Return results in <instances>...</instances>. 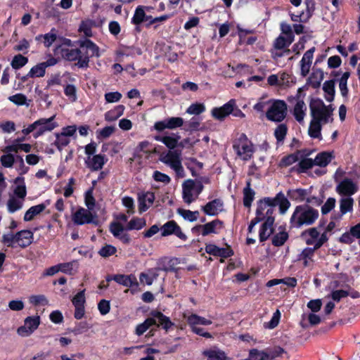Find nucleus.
Listing matches in <instances>:
<instances>
[{"instance_id": "f257e3e1", "label": "nucleus", "mask_w": 360, "mask_h": 360, "mask_svg": "<svg viewBox=\"0 0 360 360\" xmlns=\"http://www.w3.org/2000/svg\"><path fill=\"white\" fill-rule=\"evenodd\" d=\"M309 109L311 120L309 124L308 134L311 138L322 139V124L333 121V112L334 108L332 105H326L323 101L319 98L311 99L309 103Z\"/></svg>"}, {"instance_id": "f03ea898", "label": "nucleus", "mask_w": 360, "mask_h": 360, "mask_svg": "<svg viewBox=\"0 0 360 360\" xmlns=\"http://www.w3.org/2000/svg\"><path fill=\"white\" fill-rule=\"evenodd\" d=\"M276 206H278L281 214H285L290 207V201L283 192H279L274 198L266 197L259 200L255 218L259 222L269 221L271 219L274 221V212Z\"/></svg>"}, {"instance_id": "7ed1b4c3", "label": "nucleus", "mask_w": 360, "mask_h": 360, "mask_svg": "<svg viewBox=\"0 0 360 360\" xmlns=\"http://www.w3.org/2000/svg\"><path fill=\"white\" fill-rule=\"evenodd\" d=\"M319 216V211L307 205L295 207L290 219V226L300 228L313 224Z\"/></svg>"}, {"instance_id": "20e7f679", "label": "nucleus", "mask_w": 360, "mask_h": 360, "mask_svg": "<svg viewBox=\"0 0 360 360\" xmlns=\"http://www.w3.org/2000/svg\"><path fill=\"white\" fill-rule=\"evenodd\" d=\"M150 318H148L145 321L136 326V334L137 335H143L150 327L153 326H162L165 330H168L174 323L169 318L165 316L162 312L153 311Z\"/></svg>"}, {"instance_id": "39448f33", "label": "nucleus", "mask_w": 360, "mask_h": 360, "mask_svg": "<svg viewBox=\"0 0 360 360\" xmlns=\"http://www.w3.org/2000/svg\"><path fill=\"white\" fill-rule=\"evenodd\" d=\"M233 148L237 156L244 161L249 160L255 152L252 143L244 134L234 141Z\"/></svg>"}, {"instance_id": "423d86ee", "label": "nucleus", "mask_w": 360, "mask_h": 360, "mask_svg": "<svg viewBox=\"0 0 360 360\" xmlns=\"http://www.w3.org/2000/svg\"><path fill=\"white\" fill-rule=\"evenodd\" d=\"M181 156V152L180 150H170L166 153L161 154L160 158V161L170 167L175 172L177 177L179 178H183L185 176Z\"/></svg>"}, {"instance_id": "0eeeda50", "label": "nucleus", "mask_w": 360, "mask_h": 360, "mask_svg": "<svg viewBox=\"0 0 360 360\" xmlns=\"http://www.w3.org/2000/svg\"><path fill=\"white\" fill-rule=\"evenodd\" d=\"M323 226L321 224L318 227L310 228L304 232L306 243L313 245L314 249L320 248L328 240L326 233H323Z\"/></svg>"}, {"instance_id": "6e6552de", "label": "nucleus", "mask_w": 360, "mask_h": 360, "mask_svg": "<svg viewBox=\"0 0 360 360\" xmlns=\"http://www.w3.org/2000/svg\"><path fill=\"white\" fill-rule=\"evenodd\" d=\"M79 46L82 51V60L79 68H86L89 65V58L99 57V48L89 39H84L79 41Z\"/></svg>"}, {"instance_id": "1a4fd4ad", "label": "nucleus", "mask_w": 360, "mask_h": 360, "mask_svg": "<svg viewBox=\"0 0 360 360\" xmlns=\"http://www.w3.org/2000/svg\"><path fill=\"white\" fill-rule=\"evenodd\" d=\"M287 115V105L281 100L274 101L266 111V115L269 120L281 122Z\"/></svg>"}, {"instance_id": "9d476101", "label": "nucleus", "mask_w": 360, "mask_h": 360, "mask_svg": "<svg viewBox=\"0 0 360 360\" xmlns=\"http://www.w3.org/2000/svg\"><path fill=\"white\" fill-rule=\"evenodd\" d=\"M304 96L305 94H303V88H299L296 96L297 101L293 109V115L299 123L303 122L306 115L307 106L303 100Z\"/></svg>"}, {"instance_id": "9b49d317", "label": "nucleus", "mask_w": 360, "mask_h": 360, "mask_svg": "<svg viewBox=\"0 0 360 360\" xmlns=\"http://www.w3.org/2000/svg\"><path fill=\"white\" fill-rule=\"evenodd\" d=\"M40 324V317L28 316L24 321V325L18 328L17 333L22 337H27L37 329Z\"/></svg>"}, {"instance_id": "f8f14e48", "label": "nucleus", "mask_w": 360, "mask_h": 360, "mask_svg": "<svg viewBox=\"0 0 360 360\" xmlns=\"http://www.w3.org/2000/svg\"><path fill=\"white\" fill-rule=\"evenodd\" d=\"M183 124V118L179 117H172L161 121L156 122L154 124V129L158 131H161L166 129H174L177 127H181Z\"/></svg>"}, {"instance_id": "ddd939ff", "label": "nucleus", "mask_w": 360, "mask_h": 360, "mask_svg": "<svg viewBox=\"0 0 360 360\" xmlns=\"http://www.w3.org/2000/svg\"><path fill=\"white\" fill-rule=\"evenodd\" d=\"M160 230L162 236L165 237L174 234L183 240L187 239L186 236L181 231L180 226L173 220L166 222L161 227Z\"/></svg>"}, {"instance_id": "4468645a", "label": "nucleus", "mask_w": 360, "mask_h": 360, "mask_svg": "<svg viewBox=\"0 0 360 360\" xmlns=\"http://www.w3.org/2000/svg\"><path fill=\"white\" fill-rule=\"evenodd\" d=\"M358 191L357 185L350 179H345L340 181L336 186V192L342 197L350 196L356 193Z\"/></svg>"}, {"instance_id": "2eb2a0df", "label": "nucleus", "mask_w": 360, "mask_h": 360, "mask_svg": "<svg viewBox=\"0 0 360 360\" xmlns=\"http://www.w3.org/2000/svg\"><path fill=\"white\" fill-rule=\"evenodd\" d=\"M56 115H53L49 118H41L37 121V131L34 137L37 138L46 131H51L57 127V124L53 122Z\"/></svg>"}, {"instance_id": "dca6fc26", "label": "nucleus", "mask_w": 360, "mask_h": 360, "mask_svg": "<svg viewBox=\"0 0 360 360\" xmlns=\"http://www.w3.org/2000/svg\"><path fill=\"white\" fill-rule=\"evenodd\" d=\"M93 218L91 211L84 207L79 208L72 216V220L76 225L90 224Z\"/></svg>"}, {"instance_id": "f3484780", "label": "nucleus", "mask_w": 360, "mask_h": 360, "mask_svg": "<svg viewBox=\"0 0 360 360\" xmlns=\"http://www.w3.org/2000/svg\"><path fill=\"white\" fill-rule=\"evenodd\" d=\"M193 185V179H187L182 184V198L184 202L188 205H190L198 198Z\"/></svg>"}, {"instance_id": "a211bd4d", "label": "nucleus", "mask_w": 360, "mask_h": 360, "mask_svg": "<svg viewBox=\"0 0 360 360\" xmlns=\"http://www.w3.org/2000/svg\"><path fill=\"white\" fill-rule=\"evenodd\" d=\"M236 107V100L231 99L220 108H214L212 110V115L217 120H223L227 115H230Z\"/></svg>"}, {"instance_id": "6ab92c4d", "label": "nucleus", "mask_w": 360, "mask_h": 360, "mask_svg": "<svg viewBox=\"0 0 360 360\" xmlns=\"http://www.w3.org/2000/svg\"><path fill=\"white\" fill-rule=\"evenodd\" d=\"M224 203L220 199H214L201 207L203 212L209 216H216L223 211Z\"/></svg>"}, {"instance_id": "aec40b11", "label": "nucleus", "mask_w": 360, "mask_h": 360, "mask_svg": "<svg viewBox=\"0 0 360 360\" xmlns=\"http://www.w3.org/2000/svg\"><path fill=\"white\" fill-rule=\"evenodd\" d=\"M155 200L154 193L152 192L143 193L139 195V213L146 212Z\"/></svg>"}, {"instance_id": "412c9836", "label": "nucleus", "mask_w": 360, "mask_h": 360, "mask_svg": "<svg viewBox=\"0 0 360 360\" xmlns=\"http://www.w3.org/2000/svg\"><path fill=\"white\" fill-rule=\"evenodd\" d=\"M288 195L292 200L297 202H303L306 200L308 203L312 202V200L314 198L308 197L309 191L303 188L289 190L288 191Z\"/></svg>"}, {"instance_id": "4be33fe9", "label": "nucleus", "mask_w": 360, "mask_h": 360, "mask_svg": "<svg viewBox=\"0 0 360 360\" xmlns=\"http://www.w3.org/2000/svg\"><path fill=\"white\" fill-rule=\"evenodd\" d=\"M114 281L118 284L122 285L125 287L137 288L139 285L137 279L133 274H116L115 275Z\"/></svg>"}, {"instance_id": "5701e85b", "label": "nucleus", "mask_w": 360, "mask_h": 360, "mask_svg": "<svg viewBox=\"0 0 360 360\" xmlns=\"http://www.w3.org/2000/svg\"><path fill=\"white\" fill-rule=\"evenodd\" d=\"M61 54L65 60L69 61L77 60V65L79 68V64L82 56L80 48L75 49H62Z\"/></svg>"}, {"instance_id": "b1692460", "label": "nucleus", "mask_w": 360, "mask_h": 360, "mask_svg": "<svg viewBox=\"0 0 360 360\" xmlns=\"http://www.w3.org/2000/svg\"><path fill=\"white\" fill-rule=\"evenodd\" d=\"M222 227V222L218 219L213 220L208 222L200 228H202V235L203 236H207L210 233H217L218 231Z\"/></svg>"}, {"instance_id": "393cba45", "label": "nucleus", "mask_w": 360, "mask_h": 360, "mask_svg": "<svg viewBox=\"0 0 360 360\" xmlns=\"http://www.w3.org/2000/svg\"><path fill=\"white\" fill-rule=\"evenodd\" d=\"M33 233L29 230H23L17 233V243L22 248H25L32 243Z\"/></svg>"}, {"instance_id": "a878e982", "label": "nucleus", "mask_w": 360, "mask_h": 360, "mask_svg": "<svg viewBox=\"0 0 360 360\" xmlns=\"http://www.w3.org/2000/svg\"><path fill=\"white\" fill-rule=\"evenodd\" d=\"M14 184H15V187L14 188V193L13 195L25 199L27 195L25 178L22 176H18L14 180Z\"/></svg>"}, {"instance_id": "bb28decb", "label": "nucleus", "mask_w": 360, "mask_h": 360, "mask_svg": "<svg viewBox=\"0 0 360 360\" xmlns=\"http://www.w3.org/2000/svg\"><path fill=\"white\" fill-rule=\"evenodd\" d=\"M274 224V221H272L271 219L270 220L269 219V221H264L262 224L259 233L260 242H264L266 240L269 238V237L273 233Z\"/></svg>"}, {"instance_id": "cd10ccee", "label": "nucleus", "mask_w": 360, "mask_h": 360, "mask_svg": "<svg viewBox=\"0 0 360 360\" xmlns=\"http://www.w3.org/2000/svg\"><path fill=\"white\" fill-rule=\"evenodd\" d=\"M24 201L25 199L23 198L10 195L6 204L8 212L14 213L15 212L22 209Z\"/></svg>"}, {"instance_id": "c85d7f7f", "label": "nucleus", "mask_w": 360, "mask_h": 360, "mask_svg": "<svg viewBox=\"0 0 360 360\" xmlns=\"http://www.w3.org/2000/svg\"><path fill=\"white\" fill-rule=\"evenodd\" d=\"M340 214L339 218L347 212L353 210L354 199L350 196L342 197L339 201Z\"/></svg>"}, {"instance_id": "c756f323", "label": "nucleus", "mask_w": 360, "mask_h": 360, "mask_svg": "<svg viewBox=\"0 0 360 360\" xmlns=\"http://www.w3.org/2000/svg\"><path fill=\"white\" fill-rule=\"evenodd\" d=\"M105 162V156L102 155H96L91 158H89L86 162L88 167L91 168L94 171H97L102 169Z\"/></svg>"}, {"instance_id": "7c9ffc66", "label": "nucleus", "mask_w": 360, "mask_h": 360, "mask_svg": "<svg viewBox=\"0 0 360 360\" xmlns=\"http://www.w3.org/2000/svg\"><path fill=\"white\" fill-rule=\"evenodd\" d=\"M333 158V155L332 152H321L316 155L314 160V164L319 167H326L330 162Z\"/></svg>"}, {"instance_id": "2f4dec72", "label": "nucleus", "mask_w": 360, "mask_h": 360, "mask_svg": "<svg viewBox=\"0 0 360 360\" xmlns=\"http://www.w3.org/2000/svg\"><path fill=\"white\" fill-rule=\"evenodd\" d=\"M311 153H305V151L299 150L295 153L284 157L281 160V163L283 166H290L299 161L300 158L308 156Z\"/></svg>"}, {"instance_id": "473e14b6", "label": "nucleus", "mask_w": 360, "mask_h": 360, "mask_svg": "<svg viewBox=\"0 0 360 360\" xmlns=\"http://www.w3.org/2000/svg\"><path fill=\"white\" fill-rule=\"evenodd\" d=\"M316 249L314 248H304L301 253L298 255L297 259L299 261L303 262V265L304 266H308L313 262V257L314 255V251Z\"/></svg>"}, {"instance_id": "72a5a7b5", "label": "nucleus", "mask_w": 360, "mask_h": 360, "mask_svg": "<svg viewBox=\"0 0 360 360\" xmlns=\"http://www.w3.org/2000/svg\"><path fill=\"white\" fill-rule=\"evenodd\" d=\"M323 90L325 94V99L328 102H332L335 94V81L333 79L326 81L323 84Z\"/></svg>"}, {"instance_id": "f704fd0d", "label": "nucleus", "mask_w": 360, "mask_h": 360, "mask_svg": "<svg viewBox=\"0 0 360 360\" xmlns=\"http://www.w3.org/2000/svg\"><path fill=\"white\" fill-rule=\"evenodd\" d=\"M187 321L190 326H198V325L209 326L212 323L211 320L195 314H192L188 316L187 317Z\"/></svg>"}, {"instance_id": "c9c22d12", "label": "nucleus", "mask_w": 360, "mask_h": 360, "mask_svg": "<svg viewBox=\"0 0 360 360\" xmlns=\"http://www.w3.org/2000/svg\"><path fill=\"white\" fill-rule=\"evenodd\" d=\"M45 209L46 205L43 203L31 207L26 211L23 218L24 221H32L35 216L41 213Z\"/></svg>"}, {"instance_id": "e433bc0d", "label": "nucleus", "mask_w": 360, "mask_h": 360, "mask_svg": "<svg viewBox=\"0 0 360 360\" xmlns=\"http://www.w3.org/2000/svg\"><path fill=\"white\" fill-rule=\"evenodd\" d=\"M124 106L123 105H118L113 109L105 113V120L108 122L115 121L121 117L124 111Z\"/></svg>"}, {"instance_id": "4c0bfd02", "label": "nucleus", "mask_w": 360, "mask_h": 360, "mask_svg": "<svg viewBox=\"0 0 360 360\" xmlns=\"http://www.w3.org/2000/svg\"><path fill=\"white\" fill-rule=\"evenodd\" d=\"M255 192L250 188V183L248 181L243 189V205L246 207H250L255 198Z\"/></svg>"}, {"instance_id": "58836bf2", "label": "nucleus", "mask_w": 360, "mask_h": 360, "mask_svg": "<svg viewBox=\"0 0 360 360\" xmlns=\"http://www.w3.org/2000/svg\"><path fill=\"white\" fill-rule=\"evenodd\" d=\"M293 41L294 39L292 37H283L280 35L276 39L274 46L276 49L281 50L289 46Z\"/></svg>"}, {"instance_id": "ea45409f", "label": "nucleus", "mask_w": 360, "mask_h": 360, "mask_svg": "<svg viewBox=\"0 0 360 360\" xmlns=\"http://www.w3.org/2000/svg\"><path fill=\"white\" fill-rule=\"evenodd\" d=\"M144 8H145V6H139L136 8L134 16L131 18V22L134 25H138L145 21V18L146 17V14Z\"/></svg>"}, {"instance_id": "a19ab883", "label": "nucleus", "mask_w": 360, "mask_h": 360, "mask_svg": "<svg viewBox=\"0 0 360 360\" xmlns=\"http://www.w3.org/2000/svg\"><path fill=\"white\" fill-rule=\"evenodd\" d=\"M207 357V360H225L226 354L224 352L218 349H211L203 352Z\"/></svg>"}, {"instance_id": "79ce46f5", "label": "nucleus", "mask_w": 360, "mask_h": 360, "mask_svg": "<svg viewBox=\"0 0 360 360\" xmlns=\"http://www.w3.org/2000/svg\"><path fill=\"white\" fill-rule=\"evenodd\" d=\"M180 136L178 135L165 136L161 138H157V140L162 142L167 148L174 149L178 145Z\"/></svg>"}, {"instance_id": "37998d69", "label": "nucleus", "mask_w": 360, "mask_h": 360, "mask_svg": "<svg viewBox=\"0 0 360 360\" xmlns=\"http://www.w3.org/2000/svg\"><path fill=\"white\" fill-rule=\"evenodd\" d=\"M77 262L75 260L70 262L58 264L60 271L70 275L74 274L77 270Z\"/></svg>"}, {"instance_id": "c03bdc74", "label": "nucleus", "mask_w": 360, "mask_h": 360, "mask_svg": "<svg viewBox=\"0 0 360 360\" xmlns=\"http://www.w3.org/2000/svg\"><path fill=\"white\" fill-rule=\"evenodd\" d=\"M40 38L44 39L43 43L46 47H50L57 38V32L53 28L49 33L37 37V39Z\"/></svg>"}, {"instance_id": "a18cd8bd", "label": "nucleus", "mask_w": 360, "mask_h": 360, "mask_svg": "<svg viewBox=\"0 0 360 360\" xmlns=\"http://www.w3.org/2000/svg\"><path fill=\"white\" fill-rule=\"evenodd\" d=\"M349 76L350 73L349 72H345L339 79V89L340 94L343 97H346L348 95L349 90L347 88V80Z\"/></svg>"}, {"instance_id": "49530a36", "label": "nucleus", "mask_w": 360, "mask_h": 360, "mask_svg": "<svg viewBox=\"0 0 360 360\" xmlns=\"http://www.w3.org/2000/svg\"><path fill=\"white\" fill-rule=\"evenodd\" d=\"M323 79V72L321 70H317L312 73L309 79V82L313 88L316 89L319 87Z\"/></svg>"}, {"instance_id": "de8ad7c7", "label": "nucleus", "mask_w": 360, "mask_h": 360, "mask_svg": "<svg viewBox=\"0 0 360 360\" xmlns=\"http://www.w3.org/2000/svg\"><path fill=\"white\" fill-rule=\"evenodd\" d=\"M46 72V68L42 63H40L35 66L32 67L27 76L31 77H44Z\"/></svg>"}, {"instance_id": "09e8293b", "label": "nucleus", "mask_w": 360, "mask_h": 360, "mask_svg": "<svg viewBox=\"0 0 360 360\" xmlns=\"http://www.w3.org/2000/svg\"><path fill=\"white\" fill-rule=\"evenodd\" d=\"M27 58L23 56L21 54H18L13 57L11 65L13 69L18 70L25 66L27 63Z\"/></svg>"}, {"instance_id": "8fccbe9b", "label": "nucleus", "mask_w": 360, "mask_h": 360, "mask_svg": "<svg viewBox=\"0 0 360 360\" xmlns=\"http://www.w3.org/2000/svg\"><path fill=\"white\" fill-rule=\"evenodd\" d=\"M302 159L299 161L297 171L299 172H304L307 169H311L314 164V160L311 158H301Z\"/></svg>"}, {"instance_id": "3c124183", "label": "nucleus", "mask_w": 360, "mask_h": 360, "mask_svg": "<svg viewBox=\"0 0 360 360\" xmlns=\"http://www.w3.org/2000/svg\"><path fill=\"white\" fill-rule=\"evenodd\" d=\"M116 252L117 248L115 246L106 244L98 250V253L101 257L106 258L115 255Z\"/></svg>"}, {"instance_id": "603ef678", "label": "nucleus", "mask_w": 360, "mask_h": 360, "mask_svg": "<svg viewBox=\"0 0 360 360\" xmlns=\"http://www.w3.org/2000/svg\"><path fill=\"white\" fill-rule=\"evenodd\" d=\"M288 131V127L285 124H280L274 131V136L278 142L284 140Z\"/></svg>"}, {"instance_id": "864d4df0", "label": "nucleus", "mask_w": 360, "mask_h": 360, "mask_svg": "<svg viewBox=\"0 0 360 360\" xmlns=\"http://www.w3.org/2000/svg\"><path fill=\"white\" fill-rule=\"evenodd\" d=\"M288 234L285 231H281L274 236L272 238V244L275 246H281L287 240Z\"/></svg>"}, {"instance_id": "5fc2aeb1", "label": "nucleus", "mask_w": 360, "mask_h": 360, "mask_svg": "<svg viewBox=\"0 0 360 360\" xmlns=\"http://www.w3.org/2000/svg\"><path fill=\"white\" fill-rule=\"evenodd\" d=\"M179 213L184 219L188 220L189 221H195L199 216L198 211L193 212L188 210H179Z\"/></svg>"}, {"instance_id": "6e6d98bb", "label": "nucleus", "mask_w": 360, "mask_h": 360, "mask_svg": "<svg viewBox=\"0 0 360 360\" xmlns=\"http://www.w3.org/2000/svg\"><path fill=\"white\" fill-rule=\"evenodd\" d=\"M205 110V107L202 103H193L186 110V113L198 115Z\"/></svg>"}, {"instance_id": "4d7b16f0", "label": "nucleus", "mask_w": 360, "mask_h": 360, "mask_svg": "<svg viewBox=\"0 0 360 360\" xmlns=\"http://www.w3.org/2000/svg\"><path fill=\"white\" fill-rule=\"evenodd\" d=\"M150 275L145 273H141L139 276V280L141 283H146L148 285H151L155 279L158 277V274L153 272V270L149 271Z\"/></svg>"}, {"instance_id": "13d9d810", "label": "nucleus", "mask_w": 360, "mask_h": 360, "mask_svg": "<svg viewBox=\"0 0 360 360\" xmlns=\"http://www.w3.org/2000/svg\"><path fill=\"white\" fill-rule=\"evenodd\" d=\"M70 139L64 134L60 133L56 135V140L55 141V146L58 150H61L63 148L65 147L69 144Z\"/></svg>"}, {"instance_id": "bf43d9fd", "label": "nucleus", "mask_w": 360, "mask_h": 360, "mask_svg": "<svg viewBox=\"0 0 360 360\" xmlns=\"http://www.w3.org/2000/svg\"><path fill=\"white\" fill-rule=\"evenodd\" d=\"M266 352L268 354V360H276L277 357L281 356L283 354H286L285 351L280 347L269 349L266 350Z\"/></svg>"}, {"instance_id": "052dcab7", "label": "nucleus", "mask_w": 360, "mask_h": 360, "mask_svg": "<svg viewBox=\"0 0 360 360\" xmlns=\"http://www.w3.org/2000/svg\"><path fill=\"white\" fill-rule=\"evenodd\" d=\"M146 225V221L141 218H134L128 224L127 228L129 230H139Z\"/></svg>"}, {"instance_id": "680f3d73", "label": "nucleus", "mask_w": 360, "mask_h": 360, "mask_svg": "<svg viewBox=\"0 0 360 360\" xmlns=\"http://www.w3.org/2000/svg\"><path fill=\"white\" fill-rule=\"evenodd\" d=\"M200 120L198 117H193L186 122L185 129L186 131H196L199 129Z\"/></svg>"}, {"instance_id": "e2e57ef3", "label": "nucleus", "mask_w": 360, "mask_h": 360, "mask_svg": "<svg viewBox=\"0 0 360 360\" xmlns=\"http://www.w3.org/2000/svg\"><path fill=\"white\" fill-rule=\"evenodd\" d=\"M104 96L106 103H112L120 101L122 97V95L118 91H114L106 93L105 94Z\"/></svg>"}, {"instance_id": "0e129e2a", "label": "nucleus", "mask_w": 360, "mask_h": 360, "mask_svg": "<svg viewBox=\"0 0 360 360\" xmlns=\"http://www.w3.org/2000/svg\"><path fill=\"white\" fill-rule=\"evenodd\" d=\"M336 200L334 198H329L321 207L323 214L329 213L335 206Z\"/></svg>"}, {"instance_id": "69168bd1", "label": "nucleus", "mask_w": 360, "mask_h": 360, "mask_svg": "<svg viewBox=\"0 0 360 360\" xmlns=\"http://www.w3.org/2000/svg\"><path fill=\"white\" fill-rule=\"evenodd\" d=\"M8 100L18 105H23L26 103L27 97L22 94H17L8 97Z\"/></svg>"}, {"instance_id": "338daca9", "label": "nucleus", "mask_w": 360, "mask_h": 360, "mask_svg": "<svg viewBox=\"0 0 360 360\" xmlns=\"http://www.w3.org/2000/svg\"><path fill=\"white\" fill-rule=\"evenodd\" d=\"M64 92L72 102L77 100L76 88L74 85H67L65 88Z\"/></svg>"}, {"instance_id": "774afa93", "label": "nucleus", "mask_w": 360, "mask_h": 360, "mask_svg": "<svg viewBox=\"0 0 360 360\" xmlns=\"http://www.w3.org/2000/svg\"><path fill=\"white\" fill-rule=\"evenodd\" d=\"M72 304L74 306H84L85 303V295L84 290H81L72 300Z\"/></svg>"}]
</instances>
